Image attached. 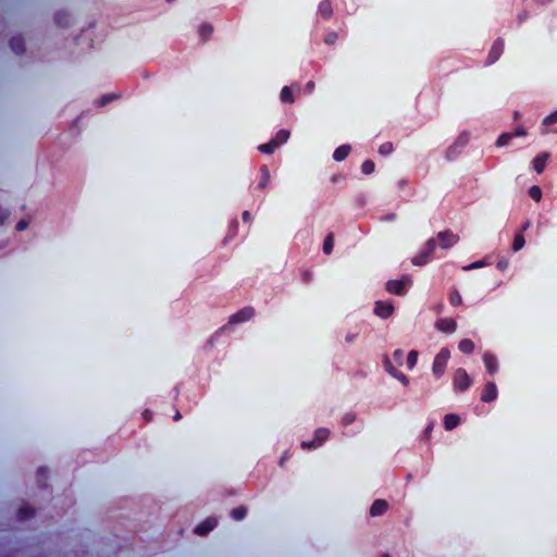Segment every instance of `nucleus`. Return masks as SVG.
<instances>
[{"mask_svg": "<svg viewBox=\"0 0 557 557\" xmlns=\"http://www.w3.org/2000/svg\"><path fill=\"white\" fill-rule=\"evenodd\" d=\"M487 264L488 263L485 260H479V261H474L471 264L465 267L463 270L468 271V270L479 269V268L485 267Z\"/></svg>", "mask_w": 557, "mask_h": 557, "instance_id": "obj_43", "label": "nucleus"}, {"mask_svg": "<svg viewBox=\"0 0 557 557\" xmlns=\"http://www.w3.org/2000/svg\"><path fill=\"white\" fill-rule=\"evenodd\" d=\"M199 37L202 42L208 41L213 33V26L210 23H202L198 29Z\"/></svg>", "mask_w": 557, "mask_h": 557, "instance_id": "obj_22", "label": "nucleus"}, {"mask_svg": "<svg viewBox=\"0 0 557 557\" xmlns=\"http://www.w3.org/2000/svg\"><path fill=\"white\" fill-rule=\"evenodd\" d=\"M289 136H290L289 131H287V129H280L275 134L274 138H272L271 140L274 141V144L277 147H280L281 145L285 144L288 140Z\"/></svg>", "mask_w": 557, "mask_h": 557, "instance_id": "obj_24", "label": "nucleus"}, {"mask_svg": "<svg viewBox=\"0 0 557 557\" xmlns=\"http://www.w3.org/2000/svg\"><path fill=\"white\" fill-rule=\"evenodd\" d=\"M508 267H509V261L506 258H502L500 260H498V262L496 264V268L499 271H505Z\"/></svg>", "mask_w": 557, "mask_h": 557, "instance_id": "obj_45", "label": "nucleus"}, {"mask_svg": "<svg viewBox=\"0 0 557 557\" xmlns=\"http://www.w3.org/2000/svg\"><path fill=\"white\" fill-rule=\"evenodd\" d=\"M247 516V508L245 506H238L231 511V517L236 520L240 521Z\"/></svg>", "mask_w": 557, "mask_h": 557, "instance_id": "obj_29", "label": "nucleus"}, {"mask_svg": "<svg viewBox=\"0 0 557 557\" xmlns=\"http://www.w3.org/2000/svg\"><path fill=\"white\" fill-rule=\"evenodd\" d=\"M330 436V431L325 428H319L314 432V442L317 445L322 444L325 442Z\"/></svg>", "mask_w": 557, "mask_h": 557, "instance_id": "obj_26", "label": "nucleus"}, {"mask_svg": "<svg viewBox=\"0 0 557 557\" xmlns=\"http://www.w3.org/2000/svg\"><path fill=\"white\" fill-rule=\"evenodd\" d=\"M433 430V423H430L424 430V436L428 438Z\"/></svg>", "mask_w": 557, "mask_h": 557, "instance_id": "obj_52", "label": "nucleus"}, {"mask_svg": "<svg viewBox=\"0 0 557 557\" xmlns=\"http://www.w3.org/2000/svg\"><path fill=\"white\" fill-rule=\"evenodd\" d=\"M334 247V234L329 233L323 242V252L325 255H330L333 251Z\"/></svg>", "mask_w": 557, "mask_h": 557, "instance_id": "obj_28", "label": "nucleus"}, {"mask_svg": "<svg viewBox=\"0 0 557 557\" xmlns=\"http://www.w3.org/2000/svg\"><path fill=\"white\" fill-rule=\"evenodd\" d=\"M467 143V138H463L462 136H460L457 141H456V145H460V146H463L466 145Z\"/></svg>", "mask_w": 557, "mask_h": 557, "instance_id": "obj_56", "label": "nucleus"}, {"mask_svg": "<svg viewBox=\"0 0 557 557\" xmlns=\"http://www.w3.org/2000/svg\"><path fill=\"white\" fill-rule=\"evenodd\" d=\"M438 240V246L442 249H449L459 242V235L453 233L450 230L438 232L435 242Z\"/></svg>", "mask_w": 557, "mask_h": 557, "instance_id": "obj_5", "label": "nucleus"}, {"mask_svg": "<svg viewBox=\"0 0 557 557\" xmlns=\"http://www.w3.org/2000/svg\"><path fill=\"white\" fill-rule=\"evenodd\" d=\"M356 420V414L352 413V412H347L344 414L343 419H342V424L344 426H347V425H350L355 422Z\"/></svg>", "mask_w": 557, "mask_h": 557, "instance_id": "obj_40", "label": "nucleus"}, {"mask_svg": "<svg viewBox=\"0 0 557 557\" xmlns=\"http://www.w3.org/2000/svg\"><path fill=\"white\" fill-rule=\"evenodd\" d=\"M511 135L510 133H503L496 140V146L497 147H505L507 145H509L510 140H511Z\"/></svg>", "mask_w": 557, "mask_h": 557, "instance_id": "obj_37", "label": "nucleus"}, {"mask_svg": "<svg viewBox=\"0 0 557 557\" xmlns=\"http://www.w3.org/2000/svg\"><path fill=\"white\" fill-rule=\"evenodd\" d=\"M513 117H515V120H518V119H519V112H518V111H516V112H515Z\"/></svg>", "mask_w": 557, "mask_h": 557, "instance_id": "obj_61", "label": "nucleus"}, {"mask_svg": "<svg viewBox=\"0 0 557 557\" xmlns=\"http://www.w3.org/2000/svg\"><path fill=\"white\" fill-rule=\"evenodd\" d=\"M10 48L16 54H23L26 50L25 40L21 35L13 36L9 41Z\"/></svg>", "mask_w": 557, "mask_h": 557, "instance_id": "obj_16", "label": "nucleus"}, {"mask_svg": "<svg viewBox=\"0 0 557 557\" xmlns=\"http://www.w3.org/2000/svg\"><path fill=\"white\" fill-rule=\"evenodd\" d=\"M435 326L438 331L450 334L456 331L457 322L454 319L442 318L436 321Z\"/></svg>", "mask_w": 557, "mask_h": 557, "instance_id": "obj_12", "label": "nucleus"}, {"mask_svg": "<svg viewBox=\"0 0 557 557\" xmlns=\"http://www.w3.org/2000/svg\"><path fill=\"white\" fill-rule=\"evenodd\" d=\"M449 304L454 307H458L462 304V298L457 289H453L449 294Z\"/></svg>", "mask_w": 557, "mask_h": 557, "instance_id": "obj_34", "label": "nucleus"}, {"mask_svg": "<svg viewBox=\"0 0 557 557\" xmlns=\"http://www.w3.org/2000/svg\"><path fill=\"white\" fill-rule=\"evenodd\" d=\"M418 362V351L410 350L407 356V367L411 370Z\"/></svg>", "mask_w": 557, "mask_h": 557, "instance_id": "obj_36", "label": "nucleus"}, {"mask_svg": "<svg viewBox=\"0 0 557 557\" xmlns=\"http://www.w3.org/2000/svg\"><path fill=\"white\" fill-rule=\"evenodd\" d=\"M474 343L469 338H463L458 344V349L463 354H472L474 350Z\"/></svg>", "mask_w": 557, "mask_h": 557, "instance_id": "obj_25", "label": "nucleus"}, {"mask_svg": "<svg viewBox=\"0 0 557 557\" xmlns=\"http://www.w3.org/2000/svg\"><path fill=\"white\" fill-rule=\"evenodd\" d=\"M504 49H505L504 39L503 38L495 39L490 51H488V54H487V58L485 61V65H492L496 61H498L504 52Z\"/></svg>", "mask_w": 557, "mask_h": 557, "instance_id": "obj_6", "label": "nucleus"}, {"mask_svg": "<svg viewBox=\"0 0 557 557\" xmlns=\"http://www.w3.org/2000/svg\"><path fill=\"white\" fill-rule=\"evenodd\" d=\"M525 244V240H524V236L522 233H518L515 235L513 237V242H512V250L516 252V251H519L520 249L523 248Z\"/></svg>", "mask_w": 557, "mask_h": 557, "instance_id": "obj_32", "label": "nucleus"}, {"mask_svg": "<svg viewBox=\"0 0 557 557\" xmlns=\"http://www.w3.org/2000/svg\"><path fill=\"white\" fill-rule=\"evenodd\" d=\"M483 362L490 375H495L497 373L498 360L495 355L492 352H485L483 355Z\"/></svg>", "mask_w": 557, "mask_h": 557, "instance_id": "obj_14", "label": "nucleus"}, {"mask_svg": "<svg viewBox=\"0 0 557 557\" xmlns=\"http://www.w3.org/2000/svg\"><path fill=\"white\" fill-rule=\"evenodd\" d=\"M243 220H244V222H249L250 221V213H249V211H244L243 212Z\"/></svg>", "mask_w": 557, "mask_h": 557, "instance_id": "obj_54", "label": "nucleus"}, {"mask_svg": "<svg viewBox=\"0 0 557 557\" xmlns=\"http://www.w3.org/2000/svg\"><path fill=\"white\" fill-rule=\"evenodd\" d=\"M218 521L215 518H212V517H209L207 518L206 520H203L202 522H200L194 530V532L197 534V535H207L210 531H212L215 525H216Z\"/></svg>", "mask_w": 557, "mask_h": 557, "instance_id": "obj_11", "label": "nucleus"}, {"mask_svg": "<svg viewBox=\"0 0 557 557\" xmlns=\"http://www.w3.org/2000/svg\"><path fill=\"white\" fill-rule=\"evenodd\" d=\"M117 96L114 95V94H109V95H104L102 96L98 101V106L99 107H104L106 104H108L109 102H111L112 100L116 99Z\"/></svg>", "mask_w": 557, "mask_h": 557, "instance_id": "obj_39", "label": "nucleus"}, {"mask_svg": "<svg viewBox=\"0 0 557 557\" xmlns=\"http://www.w3.org/2000/svg\"><path fill=\"white\" fill-rule=\"evenodd\" d=\"M388 509V503L385 499H375L370 507V516L379 517Z\"/></svg>", "mask_w": 557, "mask_h": 557, "instance_id": "obj_15", "label": "nucleus"}, {"mask_svg": "<svg viewBox=\"0 0 557 557\" xmlns=\"http://www.w3.org/2000/svg\"><path fill=\"white\" fill-rule=\"evenodd\" d=\"M410 283V278L406 276L404 280H389L386 283V290L389 294L403 296L406 294V284Z\"/></svg>", "mask_w": 557, "mask_h": 557, "instance_id": "obj_7", "label": "nucleus"}, {"mask_svg": "<svg viewBox=\"0 0 557 557\" xmlns=\"http://www.w3.org/2000/svg\"><path fill=\"white\" fill-rule=\"evenodd\" d=\"M319 14L324 18L329 20L333 15V7L330 0H322L318 7Z\"/></svg>", "mask_w": 557, "mask_h": 557, "instance_id": "obj_18", "label": "nucleus"}, {"mask_svg": "<svg viewBox=\"0 0 557 557\" xmlns=\"http://www.w3.org/2000/svg\"><path fill=\"white\" fill-rule=\"evenodd\" d=\"M313 87H314V83L313 82H309L307 84V88L312 89Z\"/></svg>", "mask_w": 557, "mask_h": 557, "instance_id": "obj_59", "label": "nucleus"}, {"mask_svg": "<svg viewBox=\"0 0 557 557\" xmlns=\"http://www.w3.org/2000/svg\"><path fill=\"white\" fill-rule=\"evenodd\" d=\"M555 123H557V110L553 111L543 120V124L547 126L553 125Z\"/></svg>", "mask_w": 557, "mask_h": 557, "instance_id": "obj_41", "label": "nucleus"}, {"mask_svg": "<svg viewBox=\"0 0 557 557\" xmlns=\"http://www.w3.org/2000/svg\"><path fill=\"white\" fill-rule=\"evenodd\" d=\"M336 38H337V35H336L335 33H331V34H329V35L326 36V38H325V42H326L327 45H332V44H334V42H335Z\"/></svg>", "mask_w": 557, "mask_h": 557, "instance_id": "obj_50", "label": "nucleus"}, {"mask_svg": "<svg viewBox=\"0 0 557 557\" xmlns=\"http://www.w3.org/2000/svg\"><path fill=\"white\" fill-rule=\"evenodd\" d=\"M311 280H312V273H311L309 270H305V271L302 272V281H304L305 283H310V282H311Z\"/></svg>", "mask_w": 557, "mask_h": 557, "instance_id": "obj_49", "label": "nucleus"}, {"mask_svg": "<svg viewBox=\"0 0 557 557\" xmlns=\"http://www.w3.org/2000/svg\"><path fill=\"white\" fill-rule=\"evenodd\" d=\"M384 369L386 372H388L392 376H394L395 379H397L398 381H400L404 385H408L409 384V379L400 371H398L394 364L392 363V361L389 360V358L387 356L384 357Z\"/></svg>", "mask_w": 557, "mask_h": 557, "instance_id": "obj_9", "label": "nucleus"}, {"mask_svg": "<svg viewBox=\"0 0 557 557\" xmlns=\"http://www.w3.org/2000/svg\"><path fill=\"white\" fill-rule=\"evenodd\" d=\"M356 337L357 334H347L345 339L347 343H352L356 339Z\"/></svg>", "mask_w": 557, "mask_h": 557, "instance_id": "obj_53", "label": "nucleus"}, {"mask_svg": "<svg viewBox=\"0 0 557 557\" xmlns=\"http://www.w3.org/2000/svg\"><path fill=\"white\" fill-rule=\"evenodd\" d=\"M260 176L261 178L258 185L256 186V189L263 190L270 182V171L265 164L261 165L260 168Z\"/></svg>", "mask_w": 557, "mask_h": 557, "instance_id": "obj_19", "label": "nucleus"}, {"mask_svg": "<svg viewBox=\"0 0 557 557\" xmlns=\"http://www.w3.org/2000/svg\"><path fill=\"white\" fill-rule=\"evenodd\" d=\"M436 244L435 238L432 237L426 240L424 247L421 249V251L414 256L411 260L413 265L422 267L431 261L433 253L435 251Z\"/></svg>", "mask_w": 557, "mask_h": 557, "instance_id": "obj_3", "label": "nucleus"}, {"mask_svg": "<svg viewBox=\"0 0 557 557\" xmlns=\"http://www.w3.org/2000/svg\"><path fill=\"white\" fill-rule=\"evenodd\" d=\"M450 358V350L447 347L442 348L434 357L432 364V373L435 379H441L446 370L448 360Z\"/></svg>", "mask_w": 557, "mask_h": 557, "instance_id": "obj_2", "label": "nucleus"}, {"mask_svg": "<svg viewBox=\"0 0 557 557\" xmlns=\"http://www.w3.org/2000/svg\"><path fill=\"white\" fill-rule=\"evenodd\" d=\"M383 557H391V556H389L388 554H384V556H383Z\"/></svg>", "mask_w": 557, "mask_h": 557, "instance_id": "obj_62", "label": "nucleus"}, {"mask_svg": "<svg viewBox=\"0 0 557 557\" xmlns=\"http://www.w3.org/2000/svg\"><path fill=\"white\" fill-rule=\"evenodd\" d=\"M509 133L511 135V138H513V137H523V136H525L528 134L527 129L522 125L517 126L513 129V132H509Z\"/></svg>", "mask_w": 557, "mask_h": 557, "instance_id": "obj_42", "label": "nucleus"}, {"mask_svg": "<svg viewBox=\"0 0 557 557\" xmlns=\"http://www.w3.org/2000/svg\"><path fill=\"white\" fill-rule=\"evenodd\" d=\"M16 515L18 520L24 521L34 517L35 509L32 508L30 506L25 505L18 508Z\"/></svg>", "mask_w": 557, "mask_h": 557, "instance_id": "obj_23", "label": "nucleus"}, {"mask_svg": "<svg viewBox=\"0 0 557 557\" xmlns=\"http://www.w3.org/2000/svg\"><path fill=\"white\" fill-rule=\"evenodd\" d=\"M529 16L530 14L527 10L521 11L517 16L518 25H521L523 22H525Z\"/></svg>", "mask_w": 557, "mask_h": 557, "instance_id": "obj_44", "label": "nucleus"}, {"mask_svg": "<svg viewBox=\"0 0 557 557\" xmlns=\"http://www.w3.org/2000/svg\"><path fill=\"white\" fill-rule=\"evenodd\" d=\"M556 133H557V129H556Z\"/></svg>", "mask_w": 557, "mask_h": 557, "instance_id": "obj_63", "label": "nucleus"}, {"mask_svg": "<svg viewBox=\"0 0 557 557\" xmlns=\"http://www.w3.org/2000/svg\"><path fill=\"white\" fill-rule=\"evenodd\" d=\"M472 380L463 368H458L453 374V387L457 393H463L472 385Z\"/></svg>", "mask_w": 557, "mask_h": 557, "instance_id": "obj_4", "label": "nucleus"}, {"mask_svg": "<svg viewBox=\"0 0 557 557\" xmlns=\"http://www.w3.org/2000/svg\"><path fill=\"white\" fill-rule=\"evenodd\" d=\"M528 194L534 201H540L542 199V189L537 185L531 186Z\"/></svg>", "mask_w": 557, "mask_h": 557, "instance_id": "obj_35", "label": "nucleus"}, {"mask_svg": "<svg viewBox=\"0 0 557 557\" xmlns=\"http://www.w3.org/2000/svg\"><path fill=\"white\" fill-rule=\"evenodd\" d=\"M8 219H9L8 210L0 208V224H3Z\"/></svg>", "mask_w": 557, "mask_h": 557, "instance_id": "obj_48", "label": "nucleus"}, {"mask_svg": "<svg viewBox=\"0 0 557 557\" xmlns=\"http://www.w3.org/2000/svg\"><path fill=\"white\" fill-rule=\"evenodd\" d=\"M351 151V147L350 145H341L339 147H337L334 152H333V159L336 161V162H342L344 161L350 153Z\"/></svg>", "mask_w": 557, "mask_h": 557, "instance_id": "obj_17", "label": "nucleus"}, {"mask_svg": "<svg viewBox=\"0 0 557 557\" xmlns=\"http://www.w3.org/2000/svg\"><path fill=\"white\" fill-rule=\"evenodd\" d=\"M287 458H288V454H287V451H286V453L281 457V459H280V466H281V467H283V466H284V463H285V461L287 460Z\"/></svg>", "mask_w": 557, "mask_h": 557, "instance_id": "obj_55", "label": "nucleus"}, {"mask_svg": "<svg viewBox=\"0 0 557 557\" xmlns=\"http://www.w3.org/2000/svg\"><path fill=\"white\" fill-rule=\"evenodd\" d=\"M317 446H318V445L315 444V442H314V441H312V442H309V441H302V442H301V447H302V448H314V447H317Z\"/></svg>", "mask_w": 557, "mask_h": 557, "instance_id": "obj_51", "label": "nucleus"}, {"mask_svg": "<svg viewBox=\"0 0 557 557\" xmlns=\"http://www.w3.org/2000/svg\"><path fill=\"white\" fill-rule=\"evenodd\" d=\"M278 147L274 144V141L270 140L269 143L262 144L258 147V150L264 154H272Z\"/></svg>", "mask_w": 557, "mask_h": 557, "instance_id": "obj_31", "label": "nucleus"}, {"mask_svg": "<svg viewBox=\"0 0 557 557\" xmlns=\"http://www.w3.org/2000/svg\"><path fill=\"white\" fill-rule=\"evenodd\" d=\"M393 357L396 362L401 363L404 351L401 349H396L393 354Z\"/></svg>", "mask_w": 557, "mask_h": 557, "instance_id": "obj_47", "label": "nucleus"}, {"mask_svg": "<svg viewBox=\"0 0 557 557\" xmlns=\"http://www.w3.org/2000/svg\"><path fill=\"white\" fill-rule=\"evenodd\" d=\"M529 225H530V223H529V222L524 223V225L522 226V230H521V231H522V232H523V231H525V230L529 227Z\"/></svg>", "mask_w": 557, "mask_h": 557, "instance_id": "obj_60", "label": "nucleus"}, {"mask_svg": "<svg viewBox=\"0 0 557 557\" xmlns=\"http://www.w3.org/2000/svg\"><path fill=\"white\" fill-rule=\"evenodd\" d=\"M394 312V306L391 302H385L382 300H377L374 304V313L382 318L387 319L389 318Z\"/></svg>", "mask_w": 557, "mask_h": 557, "instance_id": "obj_10", "label": "nucleus"}, {"mask_svg": "<svg viewBox=\"0 0 557 557\" xmlns=\"http://www.w3.org/2000/svg\"><path fill=\"white\" fill-rule=\"evenodd\" d=\"M70 18H71V16L66 11H58L54 14V23L57 26H59L61 28H65L69 26Z\"/></svg>", "mask_w": 557, "mask_h": 557, "instance_id": "obj_21", "label": "nucleus"}, {"mask_svg": "<svg viewBox=\"0 0 557 557\" xmlns=\"http://www.w3.org/2000/svg\"><path fill=\"white\" fill-rule=\"evenodd\" d=\"M498 396V389L494 382H487L481 393V401L483 403H492Z\"/></svg>", "mask_w": 557, "mask_h": 557, "instance_id": "obj_8", "label": "nucleus"}, {"mask_svg": "<svg viewBox=\"0 0 557 557\" xmlns=\"http://www.w3.org/2000/svg\"><path fill=\"white\" fill-rule=\"evenodd\" d=\"M375 170V164L372 160L368 159V160H364L361 164V172L364 174V175H370L374 172Z\"/></svg>", "mask_w": 557, "mask_h": 557, "instance_id": "obj_33", "label": "nucleus"}, {"mask_svg": "<svg viewBox=\"0 0 557 557\" xmlns=\"http://www.w3.org/2000/svg\"><path fill=\"white\" fill-rule=\"evenodd\" d=\"M280 99H281L282 102H287V103H294L295 102V99H294L293 91H292L290 87L284 86L282 88L281 94H280Z\"/></svg>", "mask_w": 557, "mask_h": 557, "instance_id": "obj_27", "label": "nucleus"}, {"mask_svg": "<svg viewBox=\"0 0 557 557\" xmlns=\"http://www.w3.org/2000/svg\"><path fill=\"white\" fill-rule=\"evenodd\" d=\"M48 468L40 467L37 470V481L40 487H47Z\"/></svg>", "mask_w": 557, "mask_h": 557, "instance_id": "obj_30", "label": "nucleus"}, {"mask_svg": "<svg viewBox=\"0 0 557 557\" xmlns=\"http://www.w3.org/2000/svg\"><path fill=\"white\" fill-rule=\"evenodd\" d=\"M459 423H460V418H459V416H457L455 413H447L444 417V428L447 431L454 430L455 428H457L459 425Z\"/></svg>", "mask_w": 557, "mask_h": 557, "instance_id": "obj_20", "label": "nucleus"}, {"mask_svg": "<svg viewBox=\"0 0 557 557\" xmlns=\"http://www.w3.org/2000/svg\"><path fill=\"white\" fill-rule=\"evenodd\" d=\"M393 149H394L393 144L391 141H386V143H383L379 147V152L382 156H387V154H389L393 151Z\"/></svg>", "mask_w": 557, "mask_h": 557, "instance_id": "obj_38", "label": "nucleus"}, {"mask_svg": "<svg viewBox=\"0 0 557 557\" xmlns=\"http://www.w3.org/2000/svg\"><path fill=\"white\" fill-rule=\"evenodd\" d=\"M181 418H182L181 413L178 411H176V413L174 416V420L178 421Z\"/></svg>", "mask_w": 557, "mask_h": 557, "instance_id": "obj_58", "label": "nucleus"}, {"mask_svg": "<svg viewBox=\"0 0 557 557\" xmlns=\"http://www.w3.org/2000/svg\"><path fill=\"white\" fill-rule=\"evenodd\" d=\"M255 309L251 306L244 307L238 310L234 314H232L228 319V324L221 326L219 330L214 332V334L210 337L208 344L210 347H213L214 341L220 336L223 332L228 329V325L239 324L251 320L255 317Z\"/></svg>", "mask_w": 557, "mask_h": 557, "instance_id": "obj_1", "label": "nucleus"}, {"mask_svg": "<svg viewBox=\"0 0 557 557\" xmlns=\"http://www.w3.org/2000/svg\"><path fill=\"white\" fill-rule=\"evenodd\" d=\"M550 158V153L547 151L539 153L532 161L533 169L537 174H541L544 172L546 168V163Z\"/></svg>", "mask_w": 557, "mask_h": 557, "instance_id": "obj_13", "label": "nucleus"}, {"mask_svg": "<svg viewBox=\"0 0 557 557\" xmlns=\"http://www.w3.org/2000/svg\"><path fill=\"white\" fill-rule=\"evenodd\" d=\"M151 416H152V413H151V411H150V410H148V409H147V410H145V412H144V418H145L147 421H149V420L151 419Z\"/></svg>", "mask_w": 557, "mask_h": 557, "instance_id": "obj_57", "label": "nucleus"}, {"mask_svg": "<svg viewBox=\"0 0 557 557\" xmlns=\"http://www.w3.org/2000/svg\"><path fill=\"white\" fill-rule=\"evenodd\" d=\"M28 227V222L26 220H20L16 224V231L22 232Z\"/></svg>", "mask_w": 557, "mask_h": 557, "instance_id": "obj_46", "label": "nucleus"}]
</instances>
